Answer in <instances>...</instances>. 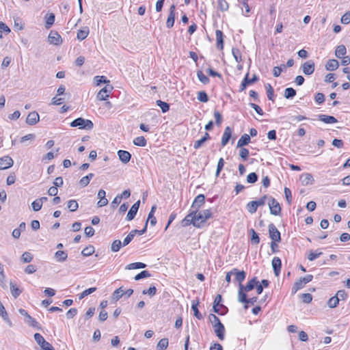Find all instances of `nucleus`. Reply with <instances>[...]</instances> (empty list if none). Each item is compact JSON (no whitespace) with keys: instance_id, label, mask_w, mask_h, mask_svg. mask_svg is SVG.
<instances>
[{"instance_id":"22","label":"nucleus","mask_w":350,"mask_h":350,"mask_svg":"<svg viewBox=\"0 0 350 350\" xmlns=\"http://www.w3.org/2000/svg\"><path fill=\"white\" fill-rule=\"evenodd\" d=\"M216 40H217V47L219 49H223L224 48V40H223V33L221 30H216Z\"/></svg>"},{"instance_id":"13","label":"nucleus","mask_w":350,"mask_h":350,"mask_svg":"<svg viewBox=\"0 0 350 350\" xmlns=\"http://www.w3.org/2000/svg\"><path fill=\"white\" fill-rule=\"evenodd\" d=\"M175 5H172L170 8V14L166 21V27L171 28L173 27L175 21Z\"/></svg>"},{"instance_id":"11","label":"nucleus","mask_w":350,"mask_h":350,"mask_svg":"<svg viewBox=\"0 0 350 350\" xmlns=\"http://www.w3.org/2000/svg\"><path fill=\"white\" fill-rule=\"evenodd\" d=\"M314 63L312 60H309L304 63L301 66L303 72L306 75H310L314 71Z\"/></svg>"},{"instance_id":"7","label":"nucleus","mask_w":350,"mask_h":350,"mask_svg":"<svg viewBox=\"0 0 350 350\" xmlns=\"http://www.w3.org/2000/svg\"><path fill=\"white\" fill-rule=\"evenodd\" d=\"M48 41L51 44L59 45L62 43V38L57 31H51L48 36Z\"/></svg>"},{"instance_id":"38","label":"nucleus","mask_w":350,"mask_h":350,"mask_svg":"<svg viewBox=\"0 0 350 350\" xmlns=\"http://www.w3.org/2000/svg\"><path fill=\"white\" fill-rule=\"evenodd\" d=\"M198 302L195 303L194 301H193L192 305H191V309L193 310L194 316L198 319L201 320L203 318V317L198 309Z\"/></svg>"},{"instance_id":"53","label":"nucleus","mask_w":350,"mask_h":350,"mask_svg":"<svg viewBox=\"0 0 350 350\" xmlns=\"http://www.w3.org/2000/svg\"><path fill=\"white\" fill-rule=\"evenodd\" d=\"M258 180V175L255 172L250 173L247 176V182L248 183H255Z\"/></svg>"},{"instance_id":"59","label":"nucleus","mask_w":350,"mask_h":350,"mask_svg":"<svg viewBox=\"0 0 350 350\" xmlns=\"http://www.w3.org/2000/svg\"><path fill=\"white\" fill-rule=\"evenodd\" d=\"M224 160L223 158H220L217 163V170H216V173H215V176L217 177L219 176L221 171L222 170V169L224 167Z\"/></svg>"},{"instance_id":"47","label":"nucleus","mask_w":350,"mask_h":350,"mask_svg":"<svg viewBox=\"0 0 350 350\" xmlns=\"http://www.w3.org/2000/svg\"><path fill=\"white\" fill-rule=\"evenodd\" d=\"M198 100L202 103H206L208 100V94L205 91H200L198 93Z\"/></svg>"},{"instance_id":"33","label":"nucleus","mask_w":350,"mask_h":350,"mask_svg":"<svg viewBox=\"0 0 350 350\" xmlns=\"http://www.w3.org/2000/svg\"><path fill=\"white\" fill-rule=\"evenodd\" d=\"M296 95V90L293 88H287L284 90V96L286 99H291Z\"/></svg>"},{"instance_id":"4","label":"nucleus","mask_w":350,"mask_h":350,"mask_svg":"<svg viewBox=\"0 0 350 350\" xmlns=\"http://www.w3.org/2000/svg\"><path fill=\"white\" fill-rule=\"evenodd\" d=\"M270 213L273 215H278L281 212V207L278 202L273 198H269L268 202Z\"/></svg>"},{"instance_id":"48","label":"nucleus","mask_w":350,"mask_h":350,"mask_svg":"<svg viewBox=\"0 0 350 350\" xmlns=\"http://www.w3.org/2000/svg\"><path fill=\"white\" fill-rule=\"evenodd\" d=\"M33 259V255L28 252H25L22 254L21 260L24 263L30 262Z\"/></svg>"},{"instance_id":"40","label":"nucleus","mask_w":350,"mask_h":350,"mask_svg":"<svg viewBox=\"0 0 350 350\" xmlns=\"http://www.w3.org/2000/svg\"><path fill=\"white\" fill-rule=\"evenodd\" d=\"M168 346V339L167 338H162L159 340L157 344V349L158 350H165L167 349Z\"/></svg>"},{"instance_id":"30","label":"nucleus","mask_w":350,"mask_h":350,"mask_svg":"<svg viewBox=\"0 0 350 350\" xmlns=\"http://www.w3.org/2000/svg\"><path fill=\"white\" fill-rule=\"evenodd\" d=\"M146 267V265L143 262H133L131 263L126 267V269L131 270V269H143Z\"/></svg>"},{"instance_id":"61","label":"nucleus","mask_w":350,"mask_h":350,"mask_svg":"<svg viewBox=\"0 0 350 350\" xmlns=\"http://www.w3.org/2000/svg\"><path fill=\"white\" fill-rule=\"evenodd\" d=\"M96 291V287H92V288H88L81 293V294L79 296V299H83V297L88 296V295H90L91 293L95 292Z\"/></svg>"},{"instance_id":"14","label":"nucleus","mask_w":350,"mask_h":350,"mask_svg":"<svg viewBox=\"0 0 350 350\" xmlns=\"http://www.w3.org/2000/svg\"><path fill=\"white\" fill-rule=\"evenodd\" d=\"M274 274L275 276H278L280 273L282 267V262L279 257H274L271 262Z\"/></svg>"},{"instance_id":"1","label":"nucleus","mask_w":350,"mask_h":350,"mask_svg":"<svg viewBox=\"0 0 350 350\" xmlns=\"http://www.w3.org/2000/svg\"><path fill=\"white\" fill-rule=\"evenodd\" d=\"M70 126L79 127L80 129L91 130L94 127V124L90 120H85L83 118H78L70 123Z\"/></svg>"},{"instance_id":"35","label":"nucleus","mask_w":350,"mask_h":350,"mask_svg":"<svg viewBox=\"0 0 350 350\" xmlns=\"http://www.w3.org/2000/svg\"><path fill=\"white\" fill-rule=\"evenodd\" d=\"M156 103L157 105L161 108L163 113H166L167 111H169L170 105L167 103H165L161 100H157Z\"/></svg>"},{"instance_id":"26","label":"nucleus","mask_w":350,"mask_h":350,"mask_svg":"<svg viewBox=\"0 0 350 350\" xmlns=\"http://www.w3.org/2000/svg\"><path fill=\"white\" fill-rule=\"evenodd\" d=\"M306 284V283H304L303 279L301 278H299L292 287V294H295L299 290L303 288Z\"/></svg>"},{"instance_id":"57","label":"nucleus","mask_w":350,"mask_h":350,"mask_svg":"<svg viewBox=\"0 0 350 350\" xmlns=\"http://www.w3.org/2000/svg\"><path fill=\"white\" fill-rule=\"evenodd\" d=\"M232 55L237 62L239 63L242 61L241 53L239 49H232Z\"/></svg>"},{"instance_id":"58","label":"nucleus","mask_w":350,"mask_h":350,"mask_svg":"<svg viewBox=\"0 0 350 350\" xmlns=\"http://www.w3.org/2000/svg\"><path fill=\"white\" fill-rule=\"evenodd\" d=\"M301 299L304 303L309 304L312 300V295L310 293H303L301 295Z\"/></svg>"},{"instance_id":"2","label":"nucleus","mask_w":350,"mask_h":350,"mask_svg":"<svg viewBox=\"0 0 350 350\" xmlns=\"http://www.w3.org/2000/svg\"><path fill=\"white\" fill-rule=\"evenodd\" d=\"M194 212L196 213V219L200 225V228L203 226L207 219L211 218L213 216L211 209H206L202 211H197L196 210H194Z\"/></svg>"},{"instance_id":"55","label":"nucleus","mask_w":350,"mask_h":350,"mask_svg":"<svg viewBox=\"0 0 350 350\" xmlns=\"http://www.w3.org/2000/svg\"><path fill=\"white\" fill-rule=\"evenodd\" d=\"M94 81L97 85H100L101 83H109V81L107 80L105 76H96L94 77Z\"/></svg>"},{"instance_id":"27","label":"nucleus","mask_w":350,"mask_h":350,"mask_svg":"<svg viewBox=\"0 0 350 350\" xmlns=\"http://www.w3.org/2000/svg\"><path fill=\"white\" fill-rule=\"evenodd\" d=\"M300 179L303 184L307 185L308 184H312L314 182V178L312 174L309 173L304 174L301 176Z\"/></svg>"},{"instance_id":"56","label":"nucleus","mask_w":350,"mask_h":350,"mask_svg":"<svg viewBox=\"0 0 350 350\" xmlns=\"http://www.w3.org/2000/svg\"><path fill=\"white\" fill-rule=\"evenodd\" d=\"M157 293V288L154 286H151L147 290H144L142 294L148 295L150 297L154 296Z\"/></svg>"},{"instance_id":"28","label":"nucleus","mask_w":350,"mask_h":350,"mask_svg":"<svg viewBox=\"0 0 350 350\" xmlns=\"http://www.w3.org/2000/svg\"><path fill=\"white\" fill-rule=\"evenodd\" d=\"M124 296V289L122 287H120L116 289L112 294V299L114 301H118L121 297Z\"/></svg>"},{"instance_id":"34","label":"nucleus","mask_w":350,"mask_h":350,"mask_svg":"<svg viewBox=\"0 0 350 350\" xmlns=\"http://www.w3.org/2000/svg\"><path fill=\"white\" fill-rule=\"evenodd\" d=\"M133 144L137 146L144 147L146 146L147 142L144 137L140 136L134 139Z\"/></svg>"},{"instance_id":"46","label":"nucleus","mask_w":350,"mask_h":350,"mask_svg":"<svg viewBox=\"0 0 350 350\" xmlns=\"http://www.w3.org/2000/svg\"><path fill=\"white\" fill-rule=\"evenodd\" d=\"M251 234V242L252 244H258L260 242V238L258 234L256 232L254 229H250V230Z\"/></svg>"},{"instance_id":"5","label":"nucleus","mask_w":350,"mask_h":350,"mask_svg":"<svg viewBox=\"0 0 350 350\" xmlns=\"http://www.w3.org/2000/svg\"><path fill=\"white\" fill-rule=\"evenodd\" d=\"M269 237L272 241L280 242L281 235L280 231L273 224H270L268 226Z\"/></svg>"},{"instance_id":"42","label":"nucleus","mask_w":350,"mask_h":350,"mask_svg":"<svg viewBox=\"0 0 350 350\" xmlns=\"http://www.w3.org/2000/svg\"><path fill=\"white\" fill-rule=\"evenodd\" d=\"M258 280L256 277H254L252 279H251L247 284H246V288L248 289V291H250L253 290L256 284H258Z\"/></svg>"},{"instance_id":"43","label":"nucleus","mask_w":350,"mask_h":350,"mask_svg":"<svg viewBox=\"0 0 350 350\" xmlns=\"http://www.w3.org/2000/svg\"><path fill=\"white\" fill-rule=\"evenodd\" d=\"M79 207V204L75 200H70L67 203V208L71 211H75L77 210Z\"/></svg>"},{"instance_id":"62","label":"nucleus","mask_w":350,"mask_h":350,"mask_svg":"<svg viewBox=\"0 0 350 350\" xmlns=\"http://www.w3.org/2000/svg\"><path fill=\"white\" fill-rule=\"evenodd\" d=\"M340 21L345 25L350 23V11L346 12L342 16Z\"/></svg>"},{"instance_id":"23","label":"nucleus","mask_w":350,"mask_h":350,"mask_svg":"<svg viewBox=\"0 0 350 350\" xmlns=\"http://www.w3.org/2000/svg\"><path fill=\"white\" fill-rule=\"evenodd\" d=\"M339 64L338 62L336 59H329L326 64H325V68L327 70H335L338 68Z\"/></svg>"},{"instance_id":"24","label":"nucleus","mask_w":350,"mask_h":350,"mask_svg":"<svg viewBox=\"0 0 350 350\" xmlns=\"http://www.w3.org/2000/svg\"><path fill=\"white\" fill-rule=\"evenodd\" d=\"M250 136L247 134H243L237 142V146L238 148L243 147L247 145L250 142Z\"/></svg>"},{"instance_id":"6","label":"nucleus","mask_w":350,"mask_h":350,"mask_svg":"<svg viewBox=\"0 0 350 350\" xmlns=\"http://www.w3.org/2000/svg\"><path fill=\"white\" fill-rule=\"evenodd\" d=\"M113 90L112 85L107 84L97 94L96 98L99 100H106L109 97V93Z\"/></svg>"},{"instance_id":"16","label":"nucleus","mask_w":350,"mask_h":350,"mask_svg":"<svg viewBox=\"0 0 350 350\" xmlns=\"http://www.w3.org/2000/svg\"><path fill=\"white\" fill-rule=\"evenodd\" d=\"M233 275L235 276L234 280L239 283H242L246 277V273L244 271H240L237 268L232 269Z\"/></svg>"},{"instance_id":"9","label":"nucleus","mask_w":350,"mask_h":350,"mask_svg":"<svg viewBox=\"0 0 350 350\" xmlns=\"http://www.w3.org/2000/svg\"><path fill=\"white\" fill-rule=\"evenodd\" d=\"M139 205H140V200H137L135 203H134L132 205V206L131 207V208L129 209V211L126 215V219L127 221H131L135 218V217L138 211Z\"/></svg>"},{"instance_id":"51","label":"nucleus","mask_w":350,"mask_h":350,"mask_svg":"<svg viewBox=\"0 0 350 350\" xmlns=\"http://www.w3.org/2000/svg\"><path fill=\"white\" fill-rule=\"evenodd\" d=\"M55 22V15L53 13H51L49 16L46 18L45 27L46 29H49Z\"/></svg>"},{"instance_id":"10","label":"nucleus","mask_w":350,"mask_h":350,"mask_svg":"<svg viewBox=\"0 0 350 350\" xmlns=\"http://www.w3.org/2000/svg\"><path fill=\"white\" fill-rule=\"evenodd\" d=\"M13 164L14 161L10 156H4L0 158V170L10 168Z\"/></svg>"},{"instance_id":"32","label":"nucleus","mask_w":350,"mask_h":350,"mask_svg":"<svg viewBox=\"0 0 350 350\" xmlns=\"http://www.w3.org/2000/svg\"><path fill=\"white\" fill-rule=\"evenodd\" d=\"M346 47L344 45H339L336 49L335 55L338 58H342L346 54Z\"/></svg>"},{"instance_id":"8","label":"nucleus","mask_w":350,"mask_h":350,"mask_svg":"<svg viewBox=\"0 0 350 350\" xmlns=\"http://www.w3.org/2000/svg\"><path fill=\"white\" fill-rule=\"evenodd\" d=\"M205 196L203 194H199L194 199L191 210H196L197 211L204 204Z\"/></svg>"},{"instance_id":"12","label":"nucleus","mask_w":350,"mask_h":350,"mask_svg":"<svg viewBox=\"0 0 350 350\" xmlns=\"http://www.w3.org/2000/svg\"><path fill=\"white\" fill-rule=\"evenodd\" d=\"M214 332L219 340H223L224 339L225 327L221 323H217V324L213 325Z\"/></svg>"},{"instance_id":"54","label":"nucleus","mask_w":350,"mask_h":350,"mask_svg":"<svg viewBox=\"0 0 350 350\" xmlns=\"http://www.w3.org/2000/svg\"><path fill=\"white\" fill-rule=\"evenodd\" d=\"M249 72L246 73L244 79H246V82L247 85H251L252 83H254L257 82L259 80L258 77L256 75H254L252 79H249Z\"/></svg>"},{"instance_id":"63","label":"nucleus","mask_w":350,"mask_h":350,"mask_svg":"<svg viewBox=\"0 0 350 350\" xmlns=\"http://www.w3.org/2000/svg\"><path fill=\"white\" fill-rule=\"evenodd\" d=\"M335 296L338 298V301L345 300L347 297V295L344 290L338 291Z\"/></svg>"},{"instance_id":"31","label":"nucleus","mask_w":350,"mask_h":350,"mask_svg":"<svg viewBox=\"0 0 350 350\" xmlns=\"http://www.w3.org/2000/svg\"><path fill=\"white\" fill-rule=\"evenodd\" d=\"M89 34V28L85 27L83 29H79L77 32V38L80 40H83Z\"/></svg>"},{"instance_id":"36","label":"nucleus","mask_w":350,"mask_h":350,"mask_svg":"<svg viewBox=\"0 0 350 350\" xmlns=\"http://www.w3.org/2000/svg\"><path fill=\"white\" fill-rule=\"evenodd\" d=\"M10 291L12 296L14 298L18 297L20 294L21 293V291L15 285L13 284L12 282H10Z\"/></svg>"},{"instance_id":"44","label":"nucleus","mask_w":350,"mask_h":350,"mask_svg":"<svg viewBox=\"0 0 350 350\" xmlns=\"http://www.w3.org/2000/svg\"><path fill=\"white\" fill-rule=\"evenodd\" d=\"M94 252V247L93 245H88L85 247L81 252V254L83 256H89Z\"/></svg>"},{"instance_id":"52","label":"nucleus","mask_w":350,"mask_h":350,"mask_svg":"<svg viewBox=\"0 0 350 350\" xmlns=\"http://www.w3.org/2000/svg\"><path fill=\"white\" fill-rule=\"evenodd\" d=\"M150 276H151V275L149 273V271L144 270V271H141L139 273L137 274L135 276L134 279L135 280H139L141 279H143V278H148V277H150Z\"/></svg>"},{"instance_id":"15","label":"nucleus","mask_w":350,"mask_h":350,"mask_svg":"<svg viewBox=\"0 0 350 350\" xmlns=\"http://www.w3.org/2000/svg\"><path fill=\"white\" fill-rule=\"evenodd\" d=\"M39 119V114L36 111H32L28 114L26 119V122L29 125H34L38 122Z\"/></svg>"},{"instance_id":"17","label":"nucleus","mask_w":350,"mask_h":350,"mask_svg":"<svg viewBox=\"0 0 350 350\" xmlns=\"http://www.w3.org/2000/svg\"><path fill=\"white\" fill-rule=\"evenodd\" d=\"M232 137V129L230 126H226L221 138V146H225Z\"/></svg>"},{"instance_id":"20","label":"nucleus","mask_w":350,"mask_h":350,"mask_svg":"<svg viewBox=\"0 0 350 350\" xmlns=\"http://www.w3.org/2000/svg\"><path fill=\"white\" fill-rule=\"evenodd\" d=\"M318 118L319 120L323 122L326 124H334L338 122L337 119L332 116H327L324 114H319L318 116Z\"/></svg>"},{"instance_id":"45","label":"nucleus","mask_w":350,"mask_h":350,"mask_svg":"<svg viewBox=\"0 0 350 350\" xmlns=\"http://www.w3.org/2000/svg\"><path fill=\"white\" fill-rule=\"evenodd\" d=\"M122 245V243L120 241V240H119V239L115 240L113 241V243L111 244V250L113 252H117L120 250Z\"/></svg>"},{"instance_id":"21","label":"nucleus","mask_w":350,"mask_h":350,"mask_svg":"<svg viewBox=\"0 0 350 350\" xmlns=\"http://www.w3.org/2000/svg\"><path fill=\"white\" fill-rule=\"evenodd\" d=\"M36 342L40 346L41 349H42L46 345H49V342L44 340L43 336L39 334L36 333L33 336Z\"/></svg>"},{"instance_id":"64","label":"nucleus","mask_w":350,"mask_h":350,"mask_svg":"<svg viewBox=\"0 0 350 350\" xmlns=\"http://www.w3.org/2000/svg\"><path fill=\"white\" fill-rule=\"evenodd\" d=\"M218 5L221 11H226L228 9V3L226 0H218Z\"/></svg>"},{"instance_id":"25","label":"nucleus","mask_w":350,"mask_h":350,"mask_svg":"<svg viewBox=\"0 0 350 350\" xmlns=\"http://www.w3.org/2000/svg\"><path fill=\"white\" fill-rule=\"evenodd\" d=\"M55 258L59 262H64L68 258V254L65 251L58 250L55 253Z\"/></svg>"},{"instance_id":"60","label":"nucleus","mask_w":350,"mask_h":350,"mask_svg":"<svg viewBox=\"0 0 350 350\" xmlns=\"http://www.w3.org/2000/svg\"><path fill=\"white\" fill-rule=\"evenodd\" d=\"M31 206L34 211H38L42 208V202L39 201L38 198L31 203Z\"/></svg>"},{"instance_id":"37","label":"nucleus","mask_w":350,"mask_h":350,"mask_svg":"<svg viewBox=\"0 0 350 350\" xmlns=\"http://www.w3.org/2000/svg\"><path fill=\"white\" fill-rule=\"evenodd\" d=\"M265 88L267 90V95L268 99L273 102L274 101V98H274V91H273L272 86L269 83H267L265 85Z\"/></svg>"},{"instance_id":"18","label":"nucleus","mask_w":350,"mask_h":350,"mask_svg":"<svg viewBox=\"0 0 350 350\" xmlns=\"http://www.w3.org/2000/svg\"><path fill=\"white\" fill-rule=\"evenodd\" d=\"M118 155L120 160L124 163H129L131 158V153L126 150H118Z\"/></svg>"},{"instance_id":"39","label":"nucleus","mask_w":350,"mask_h":350,"mask_svg":"<svg viewBox=\"0 0 350 350\" xmlns=\"http://www.w3.org/2000/svg\"><path fill=\"white\" fill-rule=\"evenodd\" d=\"M197 77L199 81L203 84H208L210 81L208 77L204 75L202 71L201 70H198L197 72Z\"/></svg>"},{"instance_id":"49","label":"nucleus","mask_w":350,"mask_h":350,"mask_svg":"<svg viewBox=\"0 0 350 350\" xmlns=\"http://www.w3.org/2000/svg\"><path fill=\"white\" fill-rule=\"evenodd\" d=\"M323 253L321 252H313L312 250H310L309 252V254L308 255V259L310 260V261H313L315 259H317V258H319Z\"/></svg>"},{"instance_id":"3","label":"nucleus","mask_w":350,"mask_h":350,"mask_svg":"<svg viewBox=\"0 0 350 350\" xmlns=\"http://www.w3.org/2000/svg\"><path fill=\"white\" fill-rule=\"evenodd\" d=\"M194 210H190L189 213L182 220V226L185 227L192 224L194 227L200 228V225L196 219Z\"/></svg>"},{"instance_id":"29","label":"nucleus","mask_w":350,"mask_h":350,"mask_svg":"<svg viewBox=\"0 0 350 350\" xmlns=\"http://www.w3.org/2000/svg\"><path fill=\"white\" fill-rule=\"evenodd\" d=\"M213 312L217 313L219 315H224L227 313L228 308L224 305H221V307L219 306H213Z\"/></svg>"},{"instance_id":"50","label":"nucleus","mask_w":350,"mask_h":350,"mask_svg":"<svg viewBox=\"0 0 350 350\" xmlns=\"http://www.w3.org/2000/svg\"><path fill=\"white\" fill-rule=\"evenodd\" d=\"M338 304H339L338 298L336 297V296L331 297L327 301V306L330 308H336Z\"/></svg>"},{"instance_id":"19","label":"nucleus","mask_w":350,"mask_h":350,"mask_svg":"<svg viewBox=\"0 0 350 350\" xmlns=\"http://www.w3.org/2000/svg\"><path fill=\"white\" fill-rule=\"evenodd\" d=\"M246 292H249L248 289L246 288V285L239 283V291L237 293L238 301H243L245 299V295H247Z\"/></svg>"},{"instance_id":"41","label":"nucleus","mask_w":350,"mask_h":350,"mask_svg":"<svg viewBox=\"0 0 350 350\" xmlns=\"http://www.w3.org/2000/svg\"><path fill=\"white\" fill-rule=\"evenodd\" d=\"M247 209L249 213L253 214L256 212L258 206L254 201H250L247 204Z\"/></svg>"}]
</instances>
